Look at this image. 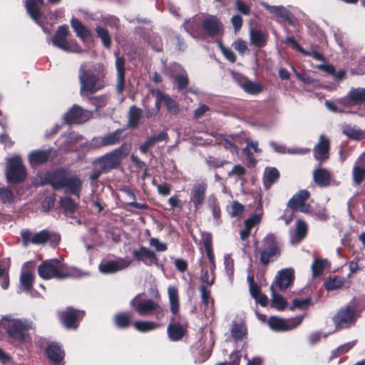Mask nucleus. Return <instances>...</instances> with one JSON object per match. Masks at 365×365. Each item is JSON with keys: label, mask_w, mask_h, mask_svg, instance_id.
Returning a JSON list of instances; mask_svg holds the SVG:
<instances>
[{"label": "nucleus", "mask_w": 365, "mask_h": 365, "mask_svg": "<svg viewBox=\"0 0 365 365\" xmlns=\"http://www.w3.org/2000/svg\"><path fill=\"white\" fill-rule=\"evenodd\" d=\"M115 66L116 68V77H117V83H116V91L118 93H121L125 88V58L123 57H119L115 53Z\"/></svg>", "instance_id": "nucleus-25"}, {"label": "nucleus", "mask_w": 365, "mask_h": 365, "mask_svg": "<svg viewBox=\"0 0 365 365\" xmlns=\"http://www.w3.org/2000/svg\"><path fill=\"white\" fill-rule=\"evenodd\" d=\"M48 183L56 190L79 197L83 181L76 174H71L64 169H58L48 175Z\"/></svg>", "instance_id": "nucleus-1"}, {"label": "nucleus", "mask_w": 365, "mask_h": 365, "mask_svg": "<svg viewBox=\"0 0 365 365\" xmlns=\"http://www.w3.org/2000/svg\"><path fill=\"white\" fill-rule=\"evenodd\" d=\"M1 326L10 338L21 342L29 339L28 331L35 329V325L31 320L15 319L11 315L2 318Z\"/></svg>", "instance_id": "nucleus-3"}, {"label": "nucleus", "mask_w": 365, "mask_h": 365, "mask_svg": "<svg viewBox=\"0 0 365 365\" xmlns=\"http://www.w3.org/2000/svg\"><path fill=\"white\" fill-rule=\"evenodd\" d=\"M235 139V135L230 136H221V139H219L220 143L223 144L225 149L229 150L231 152L237 153L238 148L235 143L230 140Z\"/></svg>", "instance_id": "nucleus-55"}, {"label": "nucleus", "mask_w": 365, "mask_h": 365, "mask_svg": "<svg viewBox=\"0 0 365 365\" xmlns=\"http://www.w3.org/2000/svg\"><path fill=\"white\" fill-rule=\"evenodd\" d=\"M132 260L128 257L108 260L99 264V270L104 274H111L128 267Z\"/></svg>", "instance_id": "nucleus-16"}, {"label": "nucleus", "mask_w": 365, "mask_h": 365, "mask_svg": "<svg viewBox=\"0 0 365 365\" xmlns=\"http://www.w3.org/2000/svg\"><path fill=\"white\" fill-rule=\"evenodd\" d=\"M130 316L128 313H119L115 316V325L119 328H126L130 324Z\"/></svg>", "instance_id": "nucleus-52"}, {"label": "nucleus", "mask_w": 365, "mask_h": 365, "mask_svg": "<svg viewBox=\"0 0 365 365\" xmlns=\"http://www.w3.org/2000/svg\"><path fill=\"white\" fill-rule=\"evenodd\" d=\"M207 184L205 181H200L193 185L190 190V202L193 205L195 211H198L205 200V194Z\"/></svg>", "instance_id": "nucleus-13"}, {"label": "nucleus", "mask_w": 365, "mask_h": 365, "mask_svg": "<svg viewBox=\"0 0 365 365\" xmlns=\"http://www.w3.org/2000/svg\"><path fill=\"white\" fill-rule=\"evenodd\" d=\"M133 327L140 332H148L157 329L160 324L152 321H136L133 323Z\"/></svg>", "instance_id": "nucleus-42"}, {"label": "nucleus", "mask_w": 365, "mask_h": 365, "mask_svg": "<svg viewBox=\"0 0 365 365\" xmlns=\"http://www.w3.org/2000/svg\"><path fill=\"white\" fill-rule=\"evenodd\" d=\"M168 140V135L166 132H161L156 135L149 137L144 143L141 144L139 150L141 153L146 154L148 150L153 148L156 143Z\"/></svg>", "instance_id": "nucleus-28"}, {"label": "nucleus", "mask_w": 365, "mask_h": 365, "mask_svg": "<svg viewBox=\"0 0 365 365\" xmlns=\"http://www.w3.org/2000/svg\"><path fill=\"white\" fill-rule=\"evenodd\" d=\"M60 205L66 212L73 213L77 207V204L69 197H64L60 200Z\"/></svg>", "instance_id": "nucleus-57"}, {"label": "nucleus", "mask_w": 365, "mask_h": 365, "mask_svg": "<svg viewBox=\"0 0 365 365\" xmlns=\"http://www.w3.org/2000/svg\"><path fill=\"white\" fill-rule=\"evenodd\" d=\"M91 115V113L81 106L74 104L73 106L64 114L63 120L68 124H81L87 121Z\"/></svg>", "instance_id": "nucleus-14"}, {"label": "nucleus", "mask_w": 365, "mask_h": 365, "mask_svg": "<svg viewBox=\"0 0 365 365\" xmlns=\"http://www.w3.org/2000/svg\"><path fill=\"white\" fill-rule=\"evenodd\" d=\"M51 157V150H36L29 155V160L32 167L47 163Z\"/></svg>", "instance_id": "nucleus-26"}, {"label": "nucleus", "mask_w": 365, "mask_h": 365, "mask_svg": "<svg viewBox=\"0 0 365 365\" xmlns=\"http://www.w3.org/2000/svg\"><path fill=\"white\" fill-rule=\"evenodd\" d=\"M240 86L248 93L257 94L262 91L263 88L259 84L242 78L240 83Z\"/></svg>", "instance_id": "nucleus-44"}, {"label": "nucleus", "mask_w": 365, "mask_h": 365, "mask_svg": "<svg viewBox=\"0 0 365 365\" xmlns=\"http://www.w3.org/2000/svg\"><path fill=\"white\" fill-rule=\"evenodd\" d=\"M262 6L271 14L279 17L287 19L289 16V11L283 6H271L267 3H263Z\"/></svg>", "instance_id": "nucleus-49"}, {"label": "nucleus", "mask_w": 365, "mask_h": 365, "mask_svg": "<svg viewBox=\"0 0 365 365\" xmlns=\"http://www.w3.org/2000/svg\"><path fill=\"white\" fill-rule=\"evenodd\" d=\"M324 105L329 110L333 113H351V110H349V109L348 108V106L341 103L340 98H337L334 101H326Z\"/></svg>", "instance_id": "nucleus-43"}, {"label": "nucleus", "mask_w": 365, "mask_h": 365, "mask_svg": "<svg viewBox=\"0 0 365 365\" xmlns=\"http://www.w3.org/2000/svg\"><path fill=\"white\" fill-rule=\"evenodd\" d=\"M327 264V259H315L311 266L313 277L322 274Z\"/></svg>", "instance_id": "nucleus-50"}, {"label": "nucleus", "mask_w": 365, "mask_h": 365, "mask_svg": "<svg viewBox=\"0 0 365 365\" xmlns=\"http://www.w3.org/2000/svg\"><path fill=\"white\" fill-rule=\"evenodd\" d=\"M260 220L261 215L258 214H255L250 216L248 219L245 220V228L240 232L241 240H245L249 237L251 229L256 224L259 223Z\"/></svg>", "instance_id": "nucleus-36"}, {"label": "nucleus", "mask_w": 365, "mask_h": 365, "mask_svg": "<svg viewBox=\"0 0 365 365\" xmlns=\"http://www.w3.org/2000/svg\"><path fill=\"white\" fill-rule=\"evenodd\" d=\"M83 139V136L74 132L69 131L61 136L60 147L65 151H74L76 150V144Z\"/></svg>", "instance_id": "nucleus-22"}, {"label": "nucleus", "mask_w": 365, "mask_h": 365, "mask_svg": "<svg viewBox=\"0 0 365 365\" xmlns=\"http://www.w3.org/2000/svg\"><path fill=\"white\" fill-rule=\"evenodd\" d=\"M71 26L76 34V36L83 41H86L91 36V32L83 24L77 19L72 18L71 20Z\"/></svg>", "instance_id": "nucleus-40"}, {"label": "nucleus", "mask_w": 365, "mask_h": 365, "mask_svg": "<svg viewBox=\"0 0 365 365\" xmlns=\"http://www.w3.org/2000/svg\"><path fill=\"white\" fill-rule=\"evenodd\" d=\"M307 233V225L304 221L298 220L296 222L294 235L291 237L292 244H298L303 240Z\"/></svg>", "instance_id": "nucleus-30"}, {"label": "nucleus", "mask_w": 365, "mask_h": 365, "mask_svg": "<svg viewBox=\"0 0 365 365\" xmlns=\"http://www.w3.org/2000/svg\"><path fill=\"white\" fill-rule=\"evenodd\" d=\"M21 236L22 238V244L24 247H26L29 244L34 245H43L48 240L53 239L56 242H59V235L54 232H49L47 230H43L38 232L33 233L29 230H22L21 231Z\"/></svg>", "instance_id": "nucleus-9"}, {"label": "nucleus", "mask_w": 365, "mask_h": 365, "mask_svg": "<svg viewBox=\"0 0 365 365\" xmlns=\"http://www.w3.org/2000/svg\"><path fill=\"white\" fill-rule=\"evenodd\" d=\"M6 177L7 181L11 183L21 182L26 178V170L19 156H14L8 160Z\"/></svg>", "instance_id": "nucleus-11"}, {"label": "nucleus", "mask_w": 365, "mask_h": 365, "mask_svg": "<svg viewBox=\"0 0 365 365\" xmlns=\"http://www.w3.org/2000/svg\"><path fill=\"white\" fill-rule=\"evenodd\" d=\"M353 184L359 185L365 180V153L358 158L352 169Z\"/></svg>", "instance_id": "nucleus-24"}, {"label": "nucleus", "mask_w": 365, "mask_h": 365, "mask_svg": "<svg viewBox=\"0 0 365 365\" xmlns=\"http://www.w3.org/2000/svg\"><path fill=\"white\" fill-rule=\"evenodd\" d=\"M133 255L135 259L141 261L147 266H150L153 264H157L158 263V259L156 254L153 250L143 246L140 247L138 250H133Z\"/></svg>", "instance_id": "nucleus-18"}, {"label": "nucleus", "mask_w": 365, "mask_h": 365, "mask_svg": "<svg viewBox=\"0 0 365 365\" xmlns=\"http://www.w3.org/2000/svg\"><path fill=\"white\" fill-rule=\"evenodd\" d=\"M356 308L351 302L346 306L341 307L336 314L333 316L332 321L336 327H348L355 324L359 317Z\"/></svg>", "instance_id": "nucleus-10"}, {"label": "nucleus", "mask_w": 365, "mask_h": 365, "mask_svg": "<svg viewBox=\"0 0 365 365\" xmlns=\"http://www.w3.org/2000/svg\"><path fill=\"white\" fill-rule=\"evenodd\" d=\"M20 282L24 289L30 290L33 287L34 276L28 271L24 272L21 274Z\"/></svg>", "instance_id": "nucleus-51"}, {"label": "nucleus", "mask_w": 365, "mask_h": 365, "mask_svg": "<svg viewBox=\"0 0 365 365\" xmlns=\"http://www.w3.org/2000/svg\"><path fill=\"white\" fill-rule=\"evenodd\" d=\"M68 34V26L67 25H62L58 26L56 34L49 41L52 42L53 46L64 51L81 53L82 48L76 41L67 40Z\"/></svg>", "instance_id": "nucleus-8"}, {"label": "nucleus", "mask_w": 365, "mask_h": 365, "mask_svg": "<svg viewBox=\"0 0 365 365\" xmlns=\"http://www.w3.org/2000/svg\"><path fill=\"white\" fill-rule=\"evenodd\" d=\"M231 336L236 342H241L244 346L245 339L247 336V328L242 323L233 322L231 328Z\"/></svg>", "instance_id": "nucleus-29"}, {"label": "nucleus", "mask_w": 365, "mask_h": 365, "mask_svg": "<svg viewBox=\"0 0 365 365\" xmlns=\"http://www.w3.org/2000/svg\"><path fill=\"white\" fill-rule=\"evenodd\" d=\"M311 304V299L309 298L304 299H296L292 302V304L290 307L291 310H294L295 309H304L308 307L309 305Z\"/></svg>", "instance_id": "nucleus-61"}, {"label": "nucleus", "mask_w": 365, "mask_h": 365, "mask_svg": "<svg viewBox=\"0 0 365 365\" xmlns=\"http://www.w3.org/2000/svg\"><path fill=\"white\" fill-rule=\"evenodd\" d=\"M130 144L124 143L119 148L108 153L96 161V164L103 172H108L110 170L117 168L120 165V160L125 158L130 151Z\"/></svg>", "instance_id": "nucleus-5"}, {"label": "nucleus", "mask_w": 365, "mask_h": 365, "mask_svg": "<svg viewBox=\"0 0 365 365\" xmlns=\"http://www.w3.org/2000/svg\"><path fill=\"white\" fill-rule=\"evenodd\" d=\"M142 110L136 106H131L128 113V123L130 128H135L140 122Z\"/></svg>", "instance_id": "nucleus-46"}, {"label": "nucleus", "mask_w": 365, "mask_h": 365, "mask_svg": "<svg viewBox=\"0 0 365 365\" xmlns=\"http://www.w3.org/2000/svg\"><path fill=\"white\" fill-rule=\"evenodd\" d=\"M309 192L307 190H302L297 192L288 202V207L294 210L304 204L309 197Z\"/></svg>", "instance_id": "nucleus-33"}, {"label": "nucleus", "mask_w": 365, "mask_h": 365, "mask_svg": "<svg viewBox=\"0 0 365 365\" xmlns=\"http://www.w3.org/2000/svg\"><path fill=\"white\" fill-rule=\"evenodd\" d=\"M330 142L328 138L324 135H321L318 143L313 149L314 155L316 160L322 163L324 160L328 159Z\"/></svg>", "instance_id": "nucleus-21"}, {"label": "nucleus", "mask_w": 365, "mask_h": 365, "mask_svg": "<svg viewBox=\"0 0 365 365\" xmlns=\"http://www.w3.org/2000/svg\"><path fill=\"white\" fill-rule=\"evenodd\" d=\"M342 104L348 106L350 110L355 106L365 103V88L362 87L351 88L347 95L340 98Z\"/></svg>", "instance_id": "nucleus-15"}, {"label": "nucleus", "mask_w": 365, "mask_h": 365, "mask_svg": "<svg viewBox=\"0 0 365 365\" xmlns=\"http://www.w3.org/2000/svg\"><path fill=\"white\" fill-rule=\"evenodd\" d=\"M175 81L178 85V88L180 91L185 88L189 83L187 75L184 70L181 73L176 76Z\"/></svg>", "instance_id": "nucleus-63"}, {"label": "nucleus", "mask_w": 365, "mask_h": 365, "mask_svg": "<svg viewBox=\"0 0 365 365\" xmlns=\"http://www.w3.org/2000/svg\"><path fill=\"white\" fill-rule=\"evenodd\" d=\"M149 244L151 247H154L157 252H165L168 249L167 245L160 242L159 239L156 237H151L149 240Z\"/></svg>", "instance_id": "nucleus-64"}, {"label": "nucleus", "mask_w": 365, "mask_h": 365, "mask_svg": "<svg viewBox=\"0 0 365 365\" xmlns=\"http://www.w3.org/2000/svg\"><path fill=\"white\" fill-rule=\"evenodd\" d=\"M245 142L247 143V146L243 148L242 151L247 157H250V155L251 154L250 150V148L253 149L256 153L262 152V150L258 148V142L257 140H252L247 138L245 139Z\"/></svg>", "instance_id": "nucleus-60"}, {"label": "nucleus", "mask_w": 365, "mask_h": 365, "mask_svg": "<svg viewBox=\"0 0 365 365\" xmlns=\"http://www.w3.org/2000/svg\"><path fill=\"white\" fill-rule=\"evenodd\" d=\"M38 274L43 279H64L70 277H80L82 272L76 267H69L61 260L51 259L43 262L38 267Z\"/></svg>", "instance_id": "nucleus-2"}, {"label": "nucleus", "mask_w": 365, "mask_h": 365, "mask_svg": "<svg viewBox=\"0 0 365 365\" xmlns=\"http://www.w3.org/2000/svg\"><path fill=\"white\" fill-rule=\"evenodd\" d=\"M202 29L207 35L214 36L222 30V25L215 16L207 15L202 21Z\"/></svg>", "instance_id": "nucleus-19"}, {"label": "nucleus", "mask_w": 365, "mask_h": 365, "mask_svg": "<svg viewBox=\"0 0 365 365\" xmlns=\"http://www.w3.org/2000/svg\"><path fill=\"white\" fill-rule=\"evenodd\" d=\"M294 280V270L292 268L282 269L275 278V286L279 290H285Z\"/></svg>", "instance_id": "nucleus-23"}, {"label": "nucleus", "mask_w": 365, "mask_h": 365, "mask_svg": "<svg viewBox=\"0 0 365 365\" xmlns=\"http://www.w3.org/2000/svg\"><path fill=\"white\" fill-rule=\"evenodd\" d=\"M259 261L263 265H267L277 259L281 255L279 242L272 233L267 234L262 240V246L259 249Z\"/></svg>", "instance_id": "nucleus-6"}, {"label": "nucleus", "mask_w": 365, "mask_h": 365, "mask_svg": "<svg viewBox=\"0 0 365 365\" xmlns=\"http://www.w3.org/2000/svg\"><path fill=\"white\" fill-rule=\"evenodd\" d=\"M345 283V278L340 276L329 277L324 282V287L327 291L340 289Z\"/></svg>", "instance_id": "nucleus-41"}, {"label": "nucleus", "mask_w": 365, "mask_h": 365, "mask_svg": "<svg viewBox=\"0 0 365 365\" xmlns=\"http://www.w3.org/2000/svg\"><path fill=\"white\" fill-rule=\"evenodd\" d=\"M304 315L289 319L270 317L268 319V325L274 331H286L297 327L302 323Z\"/></svg>", "instance_id": "nucleus-12"}, {"label": "nucleus", "mask_w": 365, "mask_h": 365, "mask_svg": "<svg viewBox=\"0 0 365 365\" xmlns=\"http://www.w3.org/2000/svg\"><path fill=\"white\" fill-rule=\"evenodd\" d=\"M200 296L201 299L206 308H207L211 304V306H213V300L210 297V291L208 289L207 287L205 285H201L200 287Z\"/></svg>", "instance_id": "nucleus-59"}, {"label": "nucleus", "mask_w": 365, "mask_h": 365, "mask_svg": "<svg viewBox=\"0 0 365 365\" xmlns=\"http://www.w3.org/2000/svg\"><path fill=\"white\" fill-rule=\"evenodd\" d=\"M84 316V312L74 310L72 308H67L66 310L61 312L59 317L67 329H76L78 327V321Z\"/></svg>", "instance_id": "nucleus-17"}, {"label": "nucleus", "mask_w": 365, "mask_h": 365, "mask_svg": "<svg viewBox=\"0 0 365 365\" xmlns=\"http://www.w3.org/2000/svg\"><path fill=\"white\" fill-rule=\"evenodd\" d=\"M167 331L168 337L173 341L180 340L185 334V329L178 323H170Z\"/></svg>", "instance_id": "nucleus-35"}, {"label": "nucleus", "mask_w": 365, "mask_h": 365, "mask_svg": "<svg viewBox=\"0 0 365 365\" xmlns=\"http://www.w3.org/2000/svg\"><path fill=\"white\" fill-rule=\"evenodd\" d=\"M279 178V173L275 168H266L263 173V184L265 189H269Z\"/></svg>", "instance_id": "nucleus-34"}, {"label": "nucleus", "mask_w": 365, "mask_h": 365, "mask_svg": "<svg viewBox=\"0 0 365 365\" xmlns=\"http://www.w3.org/2000/svg\"><path fill=\"white\" fill-rule=\"evenodd\" d=\"M14 192L7 187H0V201L4 204H11L14 201Z\"/></svg>", "instance_id": "nucleus-53"}, {"label": "nucleus", "mask_w": 365, "mask_h": 365, "mask_svg": "<svg viewBox=\"0 0 365 365\" xmlns=\"http://www.w3.org/2000/svg\"><path fill=\"white\" fill-rule=\"evenodd\" d=\"M212 344V341L206 343L205 340L200 339L192 346V351L200 354L199 362H203L209 358Z\"/></svg>", "instance_id": "nucleus-27"}, {"label": "nucleus", "mask_w": 365, "mask_h": 365, "mask_svg": "<svg viewBox=\"0 0 365 365\" xmlns=\"http://www.w3.org/2000/svg\"><path fill=\"white\" fill-rule=\"evenodd\" d=\"M159 96L163 99V102L165 103L168 110L173 114H178L179 113V107L176 101L172 99L169 96L165 95L161 92H159Z\"/></svg>", "instance_id": "nucleus-48"}, {"label": "nucleus", "mask_w": 365, "mask_h": 365, "mask_svg": "<svg viewBox=\"0 0 365 365\" xmlns=\"http://www.w3.org/2000/svg\"><path fill=\"white\" fill-rule=\"evenodd\" d=\"M250 43L256 47H263L267 42V36L260 30L250 29Z\"/></svg>", "instance_id": "nucleus-39"}, {"label": "nucleus", "mask_w": 365, "mask_h": 365, "mask_svg": "<svg viewBox=\"0 0 365 365\" xmlns=\"http://www.w3.org/2000/svg\"><path fill=\"white\" fill-rule=\"evenodd\" d=\"M98 36L101 38L105 47L110 48L111 44L110 36L108 31L101 26L96 28Z\"/></svg>", "instance_id": "nucleus-56"}, {"label": "nucleus", "mask_w": 365, "mask_h": 365, "mask_svg": "<svg viewBox=\"0 0 365 365\" xmlns=\"http://www.w3.org/2000/svg\"><path fill=\"white\" fill-rule=\"evenodd\" d=\"M46 355L51 362L59 364L64 357V351L55 344H50L46 349Z\"/></svg>", "instance_id": "nucleus-32"}, {"label": "nucleus", "mask_w": 365, "mask_h": 365, "mask_svg": "<svg viewBox=\"0 0 365 365\" xmlns=\"http://www.w3.org/2000/svg\"><path fill=\"white\" fill-rule=\"evenodd\" d=\"M89 102L96 107V109H98L104 107L108 102V97L106 96H100L98 97H90L88 98Z\"/></svg>", "instance_id": "nucleus-62"}, {"label": "nucleus", "mask_w": 365, "mask_h": 365, "mask_svg": "<svg viewBox=\"0 0 365 365\" xmlns=\"http://www.w3.org/2000/svg\"><path fill=\"white\" fill-rule=\"evenodd\" d=\"M140 294L136 295L130 302V305L134 307L138 314L140 316L153 314L157 320H161L165 314L166 310L158 303L150 299L137 300Z\"/></svg>", "instance_id": "nucleus-7"}, {"label": "nucleus", "mask_w": 365, "mask_h": 365, "mask_svg": "<svg viewBox=\"0 0 365 365\" xmlns=\"http://www.w3.org/2000/svg\"><path fill=\"white\" fill-rule=\"evenodd\" d=\"M182 26L186 32H187L193 38H197L199 36V32L202 27V23L198 17H194L189 21H185Z\"/></svg>", "instance_id": "nucleus-38"}, {"label": "nucleus", "mask_w": 365, "mask_h": 365, "mask_svg": "<svg viewBox=\"0 0 365 365\" xmlns=\"http://www.w3.org/2000/svg\"><path fill=\"white\" fill-rule=\"evenodd\" d=\"M78 80L81 96L93 94L105 86L103 81H100L97 75H95L90 70H87L86 63H83L80 66Z\"/></svg>", "instance_id": "nucleus-4"}, {"label": "nucleus", "mask_w": 365, "mask_h": 365, "mask_svg": "<svg viewBox=\"0 0 365 365\" xmlns=\"http://www.w3.org/2000/svg\"><path fill=\"white\" fill-rule=\"evenodd\" d=\"M205 163L209 168H219L223 167L228 162L225 160H220L214 156L209 155L206 158Z\"/></svg>", "instance_id": "nucleus-58"}, {"label": "nucleus", "mask_w": 365, "mask_h": 365, "mask_svg": "<svg viewBox=\"0 0 365 365\" xmlns=\"http://www.w3.org/2000/svg\"><path fill=\"white\" fill-rule=\"evenodd\" d=\"M313 179L319 186L326 187L330 184L331 176L326 169L319 168L314 170Z\"/></svg>", "instance_id": "nucleus-31"}, {"label": "nucleus", "mask_w": 365, "mask_h": 365, "mask_svg": "<svg viewBox=\"0 0 365 365\" xmlns=\"http://www.w3.org/2000/svg\"><path fill=\"white\" fill-rule=\"evenodd\" d=\"M342 133L353 139H358L361 135V131L356 127H352L350 125H345L343 126Z\"/></svg>", "instance_id": "nucleus-54"}, {"label": "nucleus", "mask_w": 365, "mask_h": 365, "mask_svg": "<svg viewBox=\"0 0 365 365\" xmlns=\"http://www.w3.org/2000/svg\"><path fill=\"white\" fill-rule=\"evenodd\" d=\"M168 295L170 303V312L176 314L179 312L180 303L178 289L175 286H169L168 288Z\"/></svg>", "instance_id": "nucleus-37"}, {"label": "nucleus", "mask_w": 365, "mask_h": 365, "mask_svg": "<svg viewBox=\"0 0 365 365\" xmlns=\"http://www.w3.org/2000/svg\"><path fill=\"white\" fill-rule=\"evenodd\" d=\"M271 290H272V307L277 309L279 311L284 310L287 306V302L284 299V298L275 292L274 289V285L271 286Z\"/></svg>", "instance_id": "nucleus-47"}, {"label": "nucleus", "mask_w": 365, "mask_h": 365, "mask_svg": "<svg viewBox=\"0 0 365 365\" xmlns=\"http://www.w3.org/2000/svg\"><path fill=\"white\" fill-rule=\"evenodd\" d=\"M123 132V129H117L114 132L109 133L103 135V140H102L103 145L105 146H109L117 144L120 142Z\"/></svg>", "instance_id": "nucleus-45"}, {"label": "nucleus", "mask_w": 365, "mask_h": 365, "mask_svg": "<svg viewBox=\"0 0 365 365\" xmlns=\"http://www.w3.org/2000/svg\"><path fill=\"white\" fill-rule=\"evenodd\" d=\"M44 4L43 0H26L25 6L27 13L31 18L39 26H41L38 19L41 16V9ZM43 31L45 33H48V31L42 26Z\"/></svg>", "instance_id": "nucleus-20"}]
</instances>
